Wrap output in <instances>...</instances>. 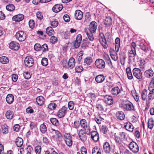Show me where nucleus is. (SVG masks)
Returning a JSON list of instances; mask_svg holds the SVG:
<instances>
[{
  "mask_svg": "<svg viewBox=\"0 0 154 154\" xmlns=\"http://www.w3.org/2000/svg\"><path fill=\"white\" fill-rule=\"evenodd\" d=\"M34 48L36 51H39L41 50V46L39 44H35Z\"/></svg>",
  "mask_w": 154,
  "mask_h": 154,
  "instance_id": "54",
  "label": "nucleus"
},
{
  "mask_svg": "<svg viewBox=\"0 0 154 154\" xmlns=\"http://www.w3.org/2000/svg\"><path fill=\"white\" fill-rule=\"evenodd\" d=\"M40 129L41 132L43 134H44L47 131V127L44 123L40 125Z\"/></svg>",
  "mask_w": 154,
  "mask_h": 154,
  "instance_id": "43",
  "label": "nucleus"
},
{
  "mask_svg": "<svg viewBox=\"0 0 154 154\" xmlns=\"http://www.w3.org/2000/svg\"><path fill=\"white\" fill-rule=\"evenodd\" d=\"M52 130L54 131V133L56 135L55 136L56 137V138L57 140L59 141L61 140L63 137L61 133L59 131L57 130H55L53 129H52Z\"/></svg>",
  "mask_w": 154,
  "mask_h": 154,
  "instance_id": "30",
  "label": "nucleus"
},
{
  "mask_svg": "<svg viewBox=\"0 0 154 154\" xmlns=\"http://www.w3.org/2000/svg\"><path fill=\"white\" fill-rule=\"evenodd\" d=\"M103 100L106 104L109 105H112L113 102V99L112 97L108 95L104 96Z\"/></svg>",
  "mask_w": 154,
  "mask_h": 154,
  "instance_id": "15",
  "label": "nucleus"
},
{
  "mask_svg": "<svg viewBox=\"0 0 154 154\" xmlns=\"http://www.w3.org/2000/svg\"><path fill=\"white\" fill-rule=\"evenodd\" d=\"M117 118L120 120H123L125 118V115L124 112L122 111L117 112L116 114Z\"/></svg>",
  "mask_w": 154,
  "mask_h": 154,
  "instance_id": "28",
  "label": "nucleus"
},
{
  "mask_svg": "<svg viewBox=\"0 0 154 154\" xmlns=\"http://www.w3.org/2000/svg\"><path fill=\"white\" fill-rule=\"evenodd\" d=\"M63 19L64 21L66 22H69L70 20V18L68 14H65L63 16Z\"/></svg>",
  "mask_w": 154,
  "mask_h": 154,
  "instance_id": "63",
  "label": "nucleus"
},
{
  "mask_svg": "<svg viewBox=\"0 0 154 154\" xmlns=\"http://www.w3.org/2000/svg\"><path fill=\"white\" fill-rule=\"evenodd\" d=\"M122 107L128 111L134 110V109L132 103L129 101H127L124 103L122 105Z\"/></svg>",
  "mask_w": 154,
  "mask_h": 154,
  "instance_id": "12",
  "label": "nucleus"
},
{
  "mask_svg": "<svg viewBox=\"0 0 154 154\" xmlns=\"http://www.w3.org/2000/svg\"><path fill=\"white\" fill-rule=\"evenodd\" d=\"M106 63L108 64L109 66L110 67V68L112 69L113 67V66L112 64V62L108 55H107L106 56Z\"/></svg>",
  "mask_w": 154,
  "mask_h": 154,
  "instance_id": "47",
  "label": "nucleus"
},
{
  "mask_svg": "<svg viewBox=\"0 0 154 154\" xmlns=\"http://www.w3.org/2000/svg\"><path fill=\"white\" fill-rule=\"evenodd\" d=\"M42 147L40 146H36L35 148V151L36 154H40L41 152Z\"/></svg>",
  "mask_w": 154,
  "mask_h": 154,
  "instance_id": "53",
  "label": "nucleus"
},
{
  "mask_svg": "<svg viewBox=\"0 0 154 154\" xmlns=\"http://www.w3.org/2000/svg\"><path fill=\"white\" fill-rule=\"evenodd\" d=\"M24 18V16L23 15L19 14L14 16L12 17V20L16 22H20Z\"/></svg>",
  "mask_w": 154,
  "mask_h": 154,
  "instance_id": "17",
  "label": "nucleus"
},
{
  "mask_svg": "<svg viewBox=\"0 0 154 154\" xmlns=\"http://www.w3.org/2000/svg\"><path fill=\"white\" fill-rule=\"evenodd\" d=\"M111 149H112V148H111L109 143L106 142L104 143L102 150L103 152L106 153H109Z\"/></svg>",
  "mask_w": 154,
  "mask_h": 154,
  "instance_id": "14",
  "label": "nucleus"
},
{
  "mask_svg": "<svg viewBox=\"0 0 154 154\" xmlns=\"http://www.w3.org/2000/svg\"><path fill=\"white\" fill-rule=\"evenodd\" d=\"M124 127L126 130L131 132L133 131L134 128L132 124L130 122L127 123Z\"/></svg>",
  "mask_w": 154,
  "mask_h": 154,
  "instance_id": "31",
  "label": "nucleus"
},
{
  "mask_svg": "<svg viewBox=\"0 0 154 154\" xmlns=\"http://www.w3.org/2000/svg\"><path fill=\"white\" fill-rule=\"evenodd\" d=\"M8 126L7 125L3 126L2 127L3 133L6 134L8 132Z\"/></svg>",
  "mask_w": 154,
  "mask_h": 154,
  "instance_id": "52",
  "label": "nucleus"
},
{
  "mask_svg": "<svg viewBox=\"0 0 154 154\" xmlns=\"http://www.w3.org/2000/svg\"><path fill=\"white\" fill-rule=\"evenodd\" d=\"M90 14L88 12H87L85 13V17L84 18V21L86 22H88L90 19Z\"/></svg>",
  "mask_w": 154,
  "mask_h": 154,
  "instance_id": "49",
  "label": "nucleus"
},
{
  "mask_svg": "<svg viewBox=\"0 0 154 154\" xmlns=\"http://www.w3.org/2000/svg\"><path fill=\"white\" fill-rule=\"evenodd\" d=\"M139 46L140 48L145 52H146L148 50V48L143 42L140 43Z\"/></svg>",
  "mask_w": 154,
  "mask_h": 154,
  "instance_id": "40",
  "label": "nucleus"
},
{
  "mask_svg": "<svg viewBox=\"0 0 154 154\" xmlns=\"http://www.w3.org/2000/svg\"><path fill=\"white\" fill-rule=\"evenodd\" d=\"M83 70V68L81 66H77L75 67V72L77 73H80Z\"/></svg>",
  "mask_w": 154,
  "mask_h": 154,
  "instance_id": "48",
  "label": "nucleus"
},
{
  "mask_svg": "<svg viewBox=\"0 0 154 154\" xmlns=\"http://www.w3.org/2000/svg\"><path fill=\"white\" fill-rule=\"evenodd\" d=\"M29 25L30 27L33 29L34 27L35 22L33 20H30L29 22Z\"/></svg>",
  "mask_w": 154,
  "mask_h": 154,
  "instance_id": "59",
  "label": "nucleus"
},
{
  "mask_svg": "<svg viewBox=\"0 0 154 154\" xmlns=\"http://www.w3.org/2000/svg\"><path fill=\"white\" fill-rule=\"evenodd\" d=\"M154 72L151 69L146 70L144 72V75L148 78H149L153 75Z\"/></svg>",
  "mask_w": 154,
  "mask_h": 154,
  "instance_id": "24",
  "label": "nucleus"
},
{
  "mask_svg": "<svg viewBox=\"0 0 154 154\" xmlns=\"http://www.w3.org/2000/svg\"><path fill=\"white\" fill-rule=\"evenodd\" d=\"M81 154H87V149L84 146H82L81 148Z\"/></svg>",
  "mask_w": 154,
  "mask_h": 154,
  "instance_id": "64",
  "label": "nucleus"
},
{
  "mask_svg": "<svg viewBox=\"0 0 154 154\" xmlns=\"http://www.w3.org/2000/svg\"><path fill=\"white\" fill-rule=\"evenodd\" d=\"M120 56L121 64L122 65H124L125 64V60L126 58V55L124 52H122L120 53Z\"/></svg>",
  "mask_w": 154,
  "mask_h": 154,
  "instance_id": "32",
  "label": "nucleus"
},
{
  "mask_svg": "<svg viewBox=\"0 0 154 154\" xmlns=\"http://www.w3.org/2000/svg\"><path fill=\"white\" fill-rule=\"evenodd\" d=\"M24 63L25 66L28 67H32L34 64V60L32 58L29 56H27L25 59Z\"/></svg>",
  "mask_w": 154,
  "mask_h": 154,
  "instance_id": "10",
  "label": "nucleus"
},
{
  "mask_svg": "<svg viewBox=\"0 0 154 154\" xmlns=\"http://www.w3.org/2000/svg\"><path fill=\"white\" fill-rule=\"evenodd\" d=\"M100 150V149L97 146L94 147L92 149V154H101Z\"/></svg>",
  "mask_w": 154,
  "mask_h": 154,
  "instance_id": "46",
  "label": "nucleus"
},
{
  "mask_svg": "<svg viewBox=\"0 0 154 154\" xmlns=\"http://www.w3.org/2000/svg\"><path fill=\"white\" fill-rule=\"evenodd\" d=\"M104 76L102 74L97 75L95 79V80L97 83H102L105 80Z\"/></svg>",
  "mask_w": 154,
  "mask_h": 154,
  "instance_id": "19",
  "label": "nucleus"
},
{
  "mask_svg": "<svg viewBox=\"0 0 154 154\" xmlns=\"http://www.w3.org/2000/svg\"><path fill=\"white\" fill-rule=\"evenodd\" d=\"M26 34L23 31H19L16 33L15 36L16 38L19 41H24L26 38Z\"/></svg>",
  "mask_w": 154,
  "mask_h": 154,
  "instance_id": "6",
  "label": "nucleus"
},
{
  "mask_svg": "<svg viewBox=\"0 0 154 154\" xmlns=\"http://www.w3.org/2000/svg\"><path fill=\"white\" fill-rule=\"evenodd\" d=\"M57 105L54 103H50L48 106V108L51 110H53L56 109Z\"/></svg>",
  "mask_w": 154,
  "mask_h": 154,
  "instance_id": "41",
  "label": "nucleus"
},
{
  "mask_svg": "<svg viewBox=\"0 0 154 154\" xmlns=\"http://www.w3.org/2000/svg\"><path fill=\"white\" fill-rule=\"evenodd\" d=\"M99 40L104 48L106 49L107 48L108 45L104 35L103 33L99 34Z\"/></svg>",
  "mask_w": 154,
  "mask_h": 154,
  "instance_id": "8",
  "label": "nucleus"
},
{
  "mask_svg": "<svg viewBox=\"0 0 154 154\" xmlns=\"http://www.w3.org/2000/svg\"><path fill=\"white\" fill-rule=\"evenodd\" d=\"M46 32L47 34L50 36L53 35L54 33V31L51 26L48 27L46 29Z\"/></svg>",
  "mask_w": 154,
  "mask_h": 154,
  "instance_id": "38",
  "label": "nucleus"
},
{
  "mask_svg": "<svg viewBox=\"0 0 154 154\" xmlns=\"http://www.w3.org/2000/svg\"><path fill=\"white\" fill-rule=\"evenodd\" d=\"M50 121L52 124L56 126H58L59 125L58 120L56 118H52L50 119Z\"/></svg>",
  "mask_w": 154,
  "mask_h": 154,
  "instance_id": "37",
  "label": "nucleus"
},
{
  "mask_svg": "<svg viewBox=\"0 0 154 154\" xmlns=\"http://www.w3.org/2000/svg\"><path fill=\"white\" fill-rule=\"evenodd\" d=\"M149 92L148 95V100L154 99V89L150 90L149 89Z\"/></svg>",
  "mask_w": 154,
  "mask_h": 154,
  "instance_id": "36",
  "label": "nucleus"
},
{
  "mask_svg": "<svg viewBox=\"0 0 154 154\" xmlns=\"http://www.w3.org/2000/svg\"><path fill=\"white\" fill-rule=\"evenodd\" d=\"M82 12L80 10H76L75 13V17L77 20H80L83 17Z\"/></svg>",
  "mask_w": 154,
  "mask_h": 154,
  "instance_id": "18",
  "label": "nucleus"
},
{
  "mask_svg": "<svg viewBox=\"0 0 154 154\" xmlns=\"http://www.w3.org/2000/svg\"><path fill=\"white\" fill-rule=\"evenodd\" d=\"M66 143L69 146H71L73 143L72 137L69 134L66 133L64 135Z\"/></svg>",
  "mask_w": 154,
  "mask_h": 154,
  "instance_id": "7",
  "label": "nucleus"
},
{
  "mask_svg": "<svg viewBox=\"0 0 154 154\" xmlns=\"http://www.w3.org/2000/svg\"><path fill=\"white\" fill-rule=\"evenodd\" d=\"M82 129L86 131L87 135H90L91 132V128L89 123H88L86 120L82 119L81 120L80 123Z\"/></svg>",
  "mask_w": 154,
  "mask_h": 154,
  "instance_id": "2",
  "label": "nucleus"
},
{
  "mask_svg": "<svg viewBox=\"0 0 154 154\" xmlns=\"http://www.w3.org/2000/svg\"><path fill=\"white\" fill-rule=\"evenodd\" d=\"M93 62L92 58L88 56L85 58L84 60V65L86 64L88 66L90 65Z\"/></svg>",
  "mask_w": 154,
  "mask_h": 154,
  "instance_id": "26",
  "label": "nucleus"
},
{
  "mask_svg": "<svg viewBox=\"0 0 154 154\" xmlns=\"http://www.w3.org/2000/svg\"><path fill=\"white\" fill-rule=\"evenodd\" d=\"M9 61V59L6 57L2 56L0 58V62L2 63L5 64L8 63Z\"/></svg>",
  "mask_w": 154,
  "mask_h": 154,
  "instance_id": "39",
  "label": "nucleus"
},
{
  "mask_svg": "<svg viewBox=\"0 0 154 154\" xmlns=\"http://www.w3.org/2000/svg\"><path fill=\"white\" fill-rule=\"evenodd\" d=\"M74 104L73 101H70L68 103V107L70 110H72L74 108Z\"/></svg>",
  "mask_w": 154,
  "mask_h": 154,
  "instance_id": "57",
  "label": "nucleus"
},
{
  "mask_svg": "<svg viewBox=\"0 0 154 154\" xmlns=\"http://www.w3.org/2000/svg\"><path fill=\"white\" fill-rule=\"evenodd\" d=\"M126 72L127 73L128 78L130 80L132 79L133 78L131 68L128 67L126 69Z\"/></svg>",
  "mask_w": 154,
  "mask_h": 154,
  "instance_id": "34",
  "label": "nucleus"
},
{
  "mask_svg": "<svg viewBox=\"0 0 154 154\" xmlns=\"http://www.w3.org/2000/svg\"><path fill=\"white\" fill-rule=\"evenodd\" d=\"M36 100L38 105L39 106H42L44 103L45 99L43 96H40L36 98Z\"/></svg>",
  "mask_w": 154,
  "mask_h": 154,
  "instance_id": "23",
  "label": "nucleus"
},
{
  "mask_svg": "<svg viewBox=\"0 0 154 154\" xmlns=\"http://www.w3.org/2000/svg\"><path fill=\"white\" fill-rule=\"evenodd\" d=\"M104 24L106 26H110L112 24V19L109 17H106L104 20Z\"/></svg>",
  "mask_w": 154,
  "mask_h": 154,
  "instance_id": "21",
  "label": "nucleus"
},
{
  "mask_svg": "<svg viewBox=\"0 0 154 154\" xmlns=\"http://www.w3.org/2000/svg\"><path fill=\"white\" fill-rule=\"evenodd\" d=\"M41 50L43 52L48 51V46L46 44H44L41 46Z\"/></svg>",
  "mask_w": 154,
  "mask_h": 154,
  "instance_id": "55",
  "label": "nucleus"
},
{
  "mask_svg": "<svg viewBox=\"0 0 154 154\" xmlns=\"http://www.w3.org/2000/svg\"><path fill=\"white\" fill-rule=\"evenodd\" d=\"M96 66L98 69H103L105 67V63L104 61L101 59H98L96 60L95 62Z\"/></svg>",
  "mask_w": 154,
  "mask_h": 154,
  "instance_id": "9",
  "label": "nucleus"
},
{
  "mask_svg": "<svg viewBox=\"0 0 154 154\" xmlns=\"http://www.w3.org/2000/svg\"><path fill=\"white\" fill-rule=\"evenodd\" d=\"M136 44L134 42H132L131 43L130 48L131 49L130 50L134 51V52H136Z\"/></svg>",
  "mask_w": 154,
  "mask_h": 154,
  "instance_id": "61",
  "label": "nucleus"
},
{
  "mask_svg": "<svg viewBox=\"0 0 154 154\" xmlns=\"http://www.w3.org/2000/svg\"><path fill=\"white\" fill-rule=\"evenodd\" d=\"M120 46V39L117 37L115 40V48L116 51V52H118Z\"/></svg>",
  "mask_w": 154,
  "mask_h": 154,
  "instance_id": "29",
  "label": "nucleus"
},
{
  "mask_svg": "<svg viewBox=\"0 0 154 154\" xmlns=\"http://www.w3.org/2000/svg\"><path fill=\"white\" fill-rule=\"evenodd\" d=\"M136 55V54H132L129 55L128 57L129 59L131 62H135L136 60L135 57Z\"/></svg>",
  "mask_w": 154,
  "mask_h": 154,
  "instance_id": "51",
  "label": "nucleus"
},
{
  "mask_svg": "<svg viewBox=\"0 0 154 154\" xmlns=\"http://www.w3.org/2000/svg\"><path fill=\"white\" fill-rule=\"evenodd\" d=\"M41 63L43 66H47L48 64V61L47 59L46 58H43L42 60Z\"/></svg>",
  "mask_w": 154,
  "mask_h": 154,
  "instance_id": "50",
  "label": "nucleus"
},
{
  "mask_svg": "<svg viewBox=\"0 0 154 154\" xmlns=\"http://www.w3.org/2000/svg\"><path fill=\"white\" fill-rule=\"evenodd\" d=\"M122 140L119 136H116L115 137V140L117 144H119L121 143Z\"/></svg>",
  "mask_w": 154,
  "mask_h": 154,
  "instance_id": "58",
  "label": "nucleus"
},
{
  "mask_svg": "<svg viewBox=\"0 0 154 154\" xmlns=\"http://www.w3.org/2000/svg\"><path fill=\"white\" fill-rule=\"evenodd\" d=\"M108 131V128L106 125H103L101 128V131L104 134H106Z\"/></svg>",
  "mask_w": 154,
  "mask_h": 154,
  "instance_id": "62",
  "label": "nucleus"
},
{
  "mask_svg": "<svg viewBox=\"0 0 154 154\" xmlns=\"http://www.w3.org/2000/svg\"><path fill=\"white\" fill-rule=\"evenodd\" d=\"M51 25L54 28L56 27L58 24V21L54 20L51 22Z\"/></svg>",
  "mask_w": 154,
  "mask_h": 154,
  "instance_id": "56",
  "label": "nucleus"
},
{
  "mask_svg": "<svg viewBox=\"0 0 154 154\" xmlns=\"http://www.w3.org/2000/svg\"><path fill=\"white\" fill-rule=\"evenodd\" d=\"M120 92V90L118 86H116L112 88L110 92L111 94L117 96Z\"/></svg>",
  "mask_w": 154,
  "mask_h": 154,
  "instance_id": "22",
  "label": "nucleus"
},
{
  "mask_svg": "<svg viewBox=\"0 0 154 154\" xmlns=\"http://www.w3.org/2000/svg\"><path fill=\"white\" fill-rule=\"evenodd\" d=\"M23 140L21 137H18L16 139L15 143L16 145L18 147H21L23 145Z\"/></svg>",
  "mask_w": 154,
  "mask_h": 154,
  "instance_id": "25",
  "label": "nucleus"
},
{
  "mask_svg": "<svg viewBox=\"0 0 154 154\" xmlns=\"http://www.w3.org/2000/svg\"><path fill=\"white\" fill-rule=\"evenodd\" d=\"M14 114L13 112L11 110H8L6 112L5 116L8 119H11L13 118Z\"/></svg>",
  "mask_w": 154,
  "mask_h": 154,
  "instance_id": "35",
  "label": "nucleus"
},
{
  "mask_svg": "<svg viewBox=\"0 0 154 154\" xmlns=\"http://www.w3.org/2000/svg\"><path fill=\"white\" fill-rule=\"evenodd\" d=\"M117 52H114L113 53L110 54V55L112 59L115 61H116L118 59Z\"/></svg>",
  "mask_w": 154,
  "mask_h": 154,
  "instance_id": "45",
  "label": "nucleus"
},
{
  "mask_svg": "<svg viewBox=\"0 0 154 154\" xmlns=\"http://www.w3.org/2000/svg\"><path fill=\"white\" fill-rule=\"evenodd\" d=\"M129 148L134 153H136L139 150L138 145L134 142H132L130 143Z\"/></svg>",
  "mask_w": 154,
  "mask_h": 154,
  "instance_id": "11",
  "label": "nucleus"
},
{
  "mask_svg": "<svg viewBox=\"0 0 154 154\" xmlns=\"http://www.w3.org/2000/svg\"><path fill=\"white\" fill-rule=\"evenodd\" d=\"M75 63V59L73 57H71L69 59L68 63L63 64V67L65 68L72 69L74 67Z\"/></svg>",
  "mask_w": 154,
  "mask_h": 154,
  "instance_id": "4",
  "label": "nucleus"
},
{
  "mask_svg": "<svg viewBox=\"0 0 154 154\" xmlns=\"http://www.w3.org/2000/svg\"><path fill=\"white\" fill-rule=\"evenodd\" d=\"M6 100L7 103L9 104H11L13 102L14 100V96L11 94H9L7 95Z\"/></svg>",
  "mask_w": 154,
  "mask_h": 154,
  "instance_id": "20",
  "label": "nucleus"
},
{
  "mask_svg": "<svg viewBox=\"0 0 154 154\" xmlns=\"http://www.w3.org/2000/svg\"><path fill=\"white\" fill-rule=\"evenodd\" d=\"M9 47L11 49L17 50L20 48V45L16 42L12 41L9 45Z\"/></svg>",
  "mask_w": 154,
  "mask_h": 154,
  "instance_id": "16",
  "label": "nucleus"
},
{
  "mask_svg": "<svg viewBox=\"0 0 154 154\" xmlns=\"http://www.w3.org/2000/svg\"><path fill=\"white\" fill-rule=\"evenodd\" d=\"M133 73L134 76L138 79L142 80L143 79L142 73L139 69L137 68H134Z\"/></svg>",
  "mask_w": 154,
  "mask_h": 154,
  "instance_id": "5",
  "label": "nucleus"
},
{
  "mask_svg": "<svg viewBox=\"0 0 154 154\" xmlns=\"http://www.w3.org/2000/svg\"><path fill=\"white\" fill-rule=\"evenodd\" d=\"M6 9L10 11H14L15 9L14 6L12 4H9L7 5L6 7Z\"/></svg>",
  "mask_w": 154,
  "mask_h": 154,
  "instance_id": "44",
  "label": "nucleus"
},
{
  "mask_svg": "<svg viewBox=\"0 0 154 154\" xmlns=\"http://www.w3.org/2000/svg\"><path fill=\"white\" fill-rule=\"evenodd\" d=\"M86 134L87 133L83 129H81L79 132V136L80 140L83 142L87 140Z\"/></svg>",
  "mask_w": 154,
  "mask_h": 154,
  "instance_id": "13",
  "label": "nucleus"
},
{
  "mask_svg": "<svg viewBox=\"0 0 154 154\" xmlns=\"http://www.w3.org/2000/svg\"><path fill=\"white\" fill-rule=\"evenodd\" d=\"M24 77L26 79H29L31 78V76L29 72H24L23 73Z\"/></svg>",
  "mask_w": 154,
  "mask_h": 154,
  "instance_id": "60",
  "label": "nucleus"
},
{
  "mask_svg": "<svg viewBox=\"0 0 154 154\" xmlns=\"http://www.w3.org/2000/svg\"><path fill=\"white\" fill-rule=\"evenodd\" d=\"M97 26V23L95 21H93L90 24L89 28L85 29L88 39L91 41H93L94 39L93 34L95 32Z\"/></svg>",
  "mask_w": 154,
  "mask_h": 154,
  "instance_id": "1",
  "label": "nucleus"
},
{
  "mask_svg": "<svg viewBox=\"0 0 154 154\" xmlns=\"http://www.w3.org/2000/svg\"><path fill=\"white\" fill-rule=\"evenodd\" d=\"M68 108L65 106L60 108L57 113L56 116L59 118L64 117L67 112Z\"/></svg>",
  "mask_w": 154,
  "mask_h": 154,
  "instance_id": "3",
  "label": "nucleus"
},
{
  "mask_svg": "<svg viewBox=\"0 0 154 154\" xmlns=\"http://www.w3.org/2000/svg\"><path fill=\"white\" fill-rule=\"evenodd\" d=\"M154 125V122L152 119H149L148 122V127L149 128L152 129Z\"/></svg>",
  "mask_w": 154,
  "mask_h": 154,
  "instance_id": "42",
  "label": "nucleus"
},
{
  "mask_svg": "<svg viewBox=\"0 0 154 154\" xmlns=\"http://www.w3.org/2000/svg\"><path fill=\"white\" fill-rule=\"evenodd\" d=\"M148 95L147 90L146 89H144L142 91L141 97L143 100L144 101L146 99Z\"/></svg>",
  "mask_w": 154,
  "mask_h": 154,
  "instance_id": "33",
  "label": "nucleus"
},
{
  "mask_svg": "<svg viewBox=\"0 0 154 154\" xmlns=\"http://www.w3.org/2000/svg\"><path fill=\"white\" fill-rule=\"evenodd\" d=\"M63 8V6L59 4L55 5L52 8L53 11L55 12H58L61 11Z\"/></svg>",
  "mask_w": 154,
  "mask_h": 154,
  "instance_id": "27",
  "label": "nucleus"
}]
</instances>
